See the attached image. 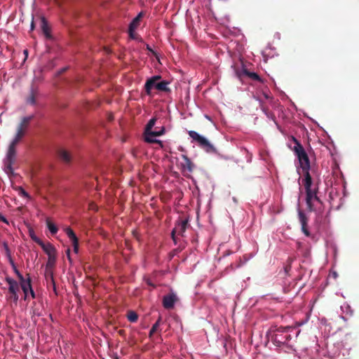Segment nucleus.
<instances>
[{
    "mask_svg": "<svg viewBox=\"0 0 359 359\" xmlns=\"http://www.w3.org/2000/svg\"><path fill=\"white\" fill-rule=\"evenodd\" d=\"M294 150L298 157L299 162L302 170L304 178L302 179V184L305 187L306 192V203L311 208L313 201L317 199L316 190L312 188V180L309 175V170L310 168V163L309 157L305 152L302 146L297 143L294 147Z\"/></svg>",
    "mask_w": 359,
    "mask_h": 359,
    "instance_id": "obj_1",
    "label": "nucleus"
},
{
    "mask_svg": "<svg viewBox=\"0 0 359 359\" xmlns=\"http://www.w3.org/2000/svg\"><path fill=\"white\" fill-rule=\"evenodd\" d=\"M39 245L42 248V249L44 250V252L47 254L48 257H52V256L56 255V250L53 247V245H52L50 243H44L43 242H42Z\"/></svg>",
    "mask_w": 359,
    "mask_h": 359,
    "instance_id": "obj_12",
    "label": "nucleus"
},
{
    "mask_svg": "<svg viewBox=\"0 0 359 359\" xmlns=\"http://www.w3.org/2000/svg\"><path fill=\"white\" fill-rule=\"evenodd\" d=\"M128 318L130 322H135L137 320V315L134 311H130L128 314Z\"/></svg>",
    "mask_w": 359,
    "mask_h": 359,
    "instance_id": "obj_20",
    "label": "nucleus"
},
{
    "mask_svg": "<svg viewBox=\"0 0 359 359\" xmlns=\"http://www.w3.org/2000/svg\"><path fill=\"white\" fill-rule=\"evenodd\" d=\"M56 260V255L48 257V262L46 263V268L51 269L54 266Z\"/></svg>",
    "mask_w": 359,
    "mask_h": 359,
    "instance_id": "obj_18",
    "label": "nucleus"
},
{
    "mask_svg": "<svg viewBox=\"0 0 359 359\" xmlns=\"http://www.w3.org/2000/svg\"><path fill=\"white\" fill-rule=\"evenodd\" d=\"M143 16L142 13H140L131 22L129 27V34L132 39H135V30L140 25V20Z\"/></svg>",
    "mask_w": 359,
    "mask_h": 359,
    "instance_id": "obj_8",
    "label": "nucleus"
},
{
    "mask_svg": "<svg viewBox=\"0 0 359 359\" xmlns=\"http://www.w3.org/2000/svg\"><path fill=\"white\" fill-rule=\"evenodd\" d=\"M72 245H73L74 252L78 253V252H79V241H78V239L72 241Z\"/></svg>",
    "mask_w": 359,
    "mask_h": 359,
    "instance_id": "obj_23",
    "label": "nucleus"
},
{
    "mask_svg": "<svg viewBox=\"0 0 359 359\" xmlns=\"http://www.w3.org/2000/svg\"><path fill=\"white\" fill-rule=\"evenodd\" d=\"M34 29V23L32 22L31 25V29L32 30Z\"/></svg>",
    "mask_w": 359,
    "mask_h": 359,
    "instance_id": "obj_33",
    "label": "nucleus"
},
{
    "mask_svg": "<svg viewBox=\"0 0 359 359\" xmlns=\"http://www.w3.org/2000/svg\"><path fill=\"white\" fill-rule=\"evenodd\" d=\"M161 79L160 76H154L149 78L145 83V90L148 95L151 94L153 89L158 91L167 92L169 90V82L166 81H158Z\"/></svg>",
    "mask_w": 359,
    "mask_h": 359,
    "instance_id": "obj_2",
    "label": "nucleus"
},
{
    "mask_svg": "<svg viewBox=\"0 0 359 359\" xmlns=\"http://www.w3.org/2000/svg\"><path fill=\"white\" fill-rule=\"evenodd\" d=\"M69 252H70V250H69V249H68L67 251V254L69 259H70Z\"/></svg>",
    "mask_w": 359,
    "mask_h": 359,
    "instance_id": "obj_31",
    "label": "nucleus"
},
{
    "mask_svg": "<svg viewBox=\"0 0 359 359\" xmlns=\"http://www.w3.org/2000/svg\"><path fill=\"white\" fill-rule=\"evenodd\" d=\"M7 281L9 284V292L13 294V298L15 302H17L18 299V291L19 290L18 284L16 281L8 278Z\"/></svg>",
    "mask_w": 359,
    "mask_h": 359,
    "instance_id": "obj_10",
    "label": "nucleus"
},
{
    "mask_svg": "<svg viewBox=\"0 0 359 359\" xmlns=\"http://www.w3.org/2000/svg\"><path fill=\"white\" fill-rule=\"evenodd\" d=\"M333 275H334V278L337 277V273L335 272L333 273Z\"/></svg>",
    "mask_w": 359,
    "mask_h": 359,
    "instance_id": "obj_34",
    "label": "nucleus"
},
{
    "mask_svg": "<svg viewBox=\"0 0 359 359\" xmlns=\"http://www.w3.org/2000/svg\"><path fill=\"white\" fill-rule=\"evenodd\" d=\"M28 102L30 103V104H34L35 103V100H34L33 96L30 97L28 99Z\"/></svg>",
    "mask_w": 359,
    "mask_h": 359,
    "instance_id": "obj_27",
    "label": "nucleus"
},
{
    "mask_svg": "<svg viewBox=\"0 0 359 359\" xmlns=\"http://www.w3.org/2000/svg\"><path fill=\"white\" fill-rule=\"evenodd\" d=\"M155 123H156V119L155 118H151L148 124L147 125V127L145 128V132H149V131H151V128H153V126L155 125Z\"/></svg>",
    "mask_w": 359,
    "mask_h": 359,
    "instance_id": "obj_21",
    "label": "nucleus"
},
{
    "mask_svg": "<svg viewBox=\"0 0 359 359\" xmlns=\"http://www.w3.org/2000/svg\"><path fill=\"white\" fill-rule=\"evenodd\" d=\"M22 290L25 294V298H34V292L31 286V282L29 278L22 280L20 282Z\"/></svg>",
    "mask_w": 359,
    "mask_h": 359,
    "instance_id": "obj_5",
    "label": "nucleus"
},
{
    "mask_svg": "<svg viewBox=\"0 0 359 359\" xmlns=\"http://www.w3.org/2000/svg\"><path fill=\"white\" fill-rule=\"evenodd\" d=\"M65 232H66L67 235L68 236V237L72 240V241H76L78 239L77 237L76 236L75 233H74V231L70 228H66Z\"/></svg>",
    "mask_w": 359,
    "mask_h": 359,
    "instance_id": "obj_19",
    "label": "nucleus"
},
{
    "mask_svg": "<svg viewBox=\"0 0 359 359\" xmlns=\"http://www.w3.org/2000/svg\"><path fill=\"white\" fill-rule=\"evenodd\" d=\"M14 271H15V273L17 274L20 282L22 281V280L25 279L15 267L14 268Z\"/></svg>",
    "mask_w": 359,
    "mask_h": 359,
    "instance_id": "obj_26",
    "label": "nucleus"
},
{
    "mask_svg": "<svg viewBox=\"0 0 359 359\" xmlns=\"http://www.w3.org/2000/svg\"><path fill=\"white\" fill-rule=\"evenodd\" d=\"M164 133V128H162L159 131H149L144 132V139L145 141L149 143L157 142L161 144V141L157 140L156 137L161 136Z\"/></svg>",
    "mask_w": 359,
    "mask_h": 359,
    "instance_id": "obj_6",
    "label": "nucleus"
},
{
    "mask_svg": "<svg viewBox=\"0 0 359 359\" xmlns=\"http://www.w3.org/2000/svg\"><path fill=\"white\" fill-rule=\"evenodd\" d=\"M41 29L43 31V33L45 37L48 39H51L50 28L48 27V25L46 20L44 18L41 19Z\"/></svg>",
    "mask_w": 359,
    "mask_h": 359,
    "instance_id": "obj_13",
    "label": "nucleus"
},
{
    "mask_svg": "<svg viewBox=\"0 0 359 359\" xmlns=\"http://www.w3.org/2000/svg\"><path fill=\"white\" fill-rule=\"evenodd\" d=\"M32 116L23 117L20 123L18 124L16 133L13 138L15 142H19L22 137L25 135L27 129L28 128L30 121L32 119Z\"/></svg>",
    "mask_w": 359,
    "mask_h": 359,
    "instance_id": "obj_3",
    "label": "nucleus"
},
{
    "mask_svg": "<svg viewBox=\"0 0 359 359\" xmlns=\"http://www.w3.org/2000/svg\"><path fill=\"white\" fill-rule=\"evenodd\" d=\"M18 142H15L12 140L7 151L6 161L8 162L14 163L15 159V146Z\"/></svg>",
    "mask_w": 359,
    "mask_h": 359,
    "instance_id": "obj_9",
    "label": "nucleus"
},
{
    "mask_svg": "<svg viewBox=\"0 0 359 359\" xmlns=\"http://www.w3.org/2000/svg\"><path fill=\"white\" fill-rule=\"evenodd\" d=\"M19 194L25 198H29L28 194L22 188H19Z\"/></svg>",
    "mask_w": 359,
    "mask_h": 359,
    "instance_id": "obj_25",
    "label": "nucleus"
},
{
    "mask_svg": "<svg viewBox=\"0 0 359 359\" xmlns=\"http://www.w3.org/2000/svg\"><path fill=\"white\" fill-rule=\"evenodd\" d=\"M59 156L60 158L66 163L69 162L72 158L70 153L65 149H61L59 151Z\"/></svg>",
    "mask_w": 359,
    "mask_h": 359,
    "instance_id": "obj_15",
    "label": "nucleus"
},
{
    "mask_svg": "<svg viewBox=\"0 0 359 359\" xmlns=\"http://www.w3.org/2000/svg\"><path fill=\"white\" fill-rule=\"evenodd\" d=\"M0 220L6 224H8L7 219L5 218V217H4L2 215H0Z\"/></svg>",
    "mask_w": 359,
    "mask_h": 359,
    "instance_id": "obj_28",
    "label": "nucleus"
},
{
    "mask_svg": "<svg viewBox=\"0 0 359 359\" xmlns=\"http://www.w3.org/2000/svg\"><path fill=\"white\" fill-rule=\"evenodd\" d=\"M13 163L8 162L6 161V171L8 174L13 172L12 164Z\"/></svg>",
    "mask_w": 359,
    "mask_h": 359,
    "instance_id": "obj_22",
    "label": "nucleus"
},
{
    "mask_svg": "<svg viewBox=\"0 0 359 359\" xmlns=\"http://www.w3.org/2000/svg\"><path fill=\"white\" fill-rule=\"evenodd\" d=\"M29 236L31 237V238L35 241L36 243H38L39 245H40L43 241L39 238L36 235H35V233L33 229H30L29 230Z\"/></svg>",
    "mask_w": 359,
    "mask_h": 359,
    "instance_id": "obj_17",
    "label": "nucleus"
},
{
    "mask_svg": "<svg viewBox=\"0 0 359 359\" xmlns=\"http://www.w3.org/2000/svg\"><path fill=\"white\" fill-rule=\"evenodd\" d=\"M299 216L302 224V230L306 236H309L310 233L306 226V217L302 212H299Z\"/></svg>",
    "mask_w": 359,
    "mask_h": 359,
    "instance_id": "obj_14",
    "label": "nucleus"
},
{
    "mask_svg": "<svg viewBox=\"0 0 359 359\" xmlns=\"http://www.w3.org/2000/svg\"><path fill=\"white\" fill-rule=\"evenodd\" d=\"M24 54H25V57H27V55H28V50H24Z\"/></svg>",
    "mask_w": 359,
    "mask_h": 359,
    "instance_id": "obj_30",
    "label": "nucleus"
},
{
    "mask_svg": "<svg viewBox=\"0 0 359 359\" xmlns=\"http://www.w3.org/2000/svg\"><path fill=\"white\" fill-rule=\"evenodd\" d=\"M159 322H160V320H158L154 325L153 327H151V330H150V335H152L155 332L156 330H157L158 325H159Z\"/></svg>",
    "mask_w": 359,
    "mask_h": 359,
    "instance_id": "obj_24",
    "label": "nucleus"
},
{
    "mask_svg": "<svg viewBox=\"0 0 359 359\" xmlns=\"http://www.w3.org/2000/svg\"><path fill=\"white\" fill-rule=\"evenodd\" d=\"M189 135L194 140L196 141L201 147L205 148L207 151L212 149V145L205 137L199 135L198 133L194 130H190L189 132Z\"/></svg>",
    "mask_w": 359,
    "mask_h": 359,
    "instance_id": "obj_4",
    "label": "nucleus"
},
{
    "mask_svg": "<svg viewBox=\"0 0 359 359\" xmlns=\"http://www.w3.org/2000/svg\"><path fill=\"white\" fill-rule=\"evenodd\" d=\"M186 160H187V163H188L189 165H190V164H191V163H190V162L188 161V159H187V158H186ZM191 167H190V166H189V170H191Z\"/></svg>",
    "mask_w": 359,
    "mask_h": 359,
    "instance_id": "obj_32",
    "label": "nucleus"
},
{
    "mask_svg": "<svg viewBox=\"0 0 359 359\" xmlns=\"http://www.w3.org/2000/svg\"><path fill=\"white\" fill-rule=\"evenodd\" d=\"M46 224L48 230L51 232V233L55 234L57 231V228L55 224H53L50 219L46 220Z\"/></svg>",
    "mask_w": 359,
    "mask_h": 359,
    "instance_id": "obj_16",
    "label": "nucleus"
},
{
    "mask_svg": "<svg viewBox=\"0 0 359 359\" xmlns=\"http://www.w3.org/2000/svg\"><path fill=\"white\" fill-rule=\"evenodd\" d=\"M252 76L254 79H259V76H258L256 74H252Z\"/></svg>",
    "mask_w": 359,
    "mask_h": 359,
    "instance_id": "obj_29",
    "label": "nucleus"
},
{
    "mask_svg": "<svg viewBox=\"0 0 359 359\" xmlns=\"http://www.w3.org/2000/svg\"><path fill=\"white\" fill-rule=\"evenodd\" d=\"M187 225V220L184 219V220L180 221L176 225V226L174 228V229L172 231V237L175 242V236L182 234L186 230Z\"/></svg>",
    "mask_w": 359,
    "mask_h": 359,
    "instance_id": "obj_7",
    "label": "nucleus"
},
{
    "mask_svg": "<svg viewBox=\"0 0 359 359\" xmlns=\"http://www.w3.org/2000/svg\"><path fill=\"white\" fill-rule=\"evenodd\" d=\"M177 297L174 294H168L163 298V304L165 308L171 309L177 301Z\"/></svg>",
    "mask_w": 359,
    "mask_h": 359,
    "instance_id": "obj_11",
    "label": "nucleus"
}]
</instances>
